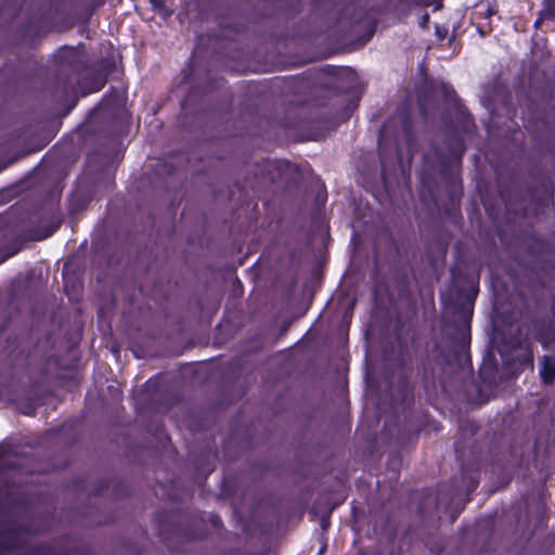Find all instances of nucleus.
<instances>
[{
	"mask_svg": "<svg viewBox=\"0 0 555 555\" xmlns=\"http://www.w3.org/2000/svg\"><path fill=\"white\" fill-rule=\"evenodd\" d=\"M539 374L545 384H552L555 379V359L543 356L540 360Z\"/></svg>",
	"mask_w": 555,
	"mask_h": 555,
	"instance_id": "f257e3e1",
	"label": "nucleus"
},
{
	"mask_svg": "<svg viewBox=\"0 0 555 555\" xmlns=\"http://www.w3.org/2000/svg\"><path fill=\"white\" fill-rule=\"evenodd\" d=\"M106 82V78L102 74H96L92 80L90 87L86 88L85 85L81 86L82 93L89 94L93 92L100 91Z\"/></svg>",
	"mask_w": 555,
	"mask_h": 555,
	"instance_id": "f03ea898",
	"label": "nucleus"
},
{
	"mask_svg": "<svg viewBox=\"0 0 555 555\" xmlns=\"http://www.w3.org/2000/svg\"><path fill=\"white\" fill-rule=\"evenodd\" d=\"M153 5L154 10L158 11L163 15H167L169 11L166 8V0H149Z\"/></svg>",
	"mask_w": 555,
	"mask_h": 555,
	"instance_id": "7ed1b4c3",
	"label": "nucleus"
},
{
	"mask_svg": "<svg viewBox=\"0 0 555 555\" xmlns=\"http://www.w3.org/2000/svg\"><path fill=\"white\" fill-rule=\"evenodd\" d=\"M440 41H444L446 39L448 40V44L453 49V51H455L457 49V46H456V37H446V36H442V37H439Z\"/></svg>",
	"mask_w": 555,
	"mask_h": 555,
	"instance_id": "20e7f679",
	"label": "nucleus"
},
{
	"mask_svg": "<svg viewBox=\"0 0 555 555\" xmlns=\"http://www.w3.org/2000/svg\"><path fill=\"white\" fill-rule=\"evenodd\" d=\"M369 38L370 37H358L357 38L356 47L353 49H357V48L365 46L367 43V41H369Z\"/></svg>",
	"mask_w": 555,
	"mask_h": 555,
	"instance_id": "39448f33",
	"label": "nucleus"
},
{
	"mask_svg": "<svg viewBox=\"0 0 555 555\" xmlns=\"http://www.w3.org/2000/svg\"><path fill=\"white\" fill-rule=\"evenodd\" d=\"M547 9L555 14V0H547Z\"/></svg>",
	"mask_w": 555,
	"mask_h": 555,
	"instance_id": "423d86ee",
	"label": "nucleus"
}]
</instances>
